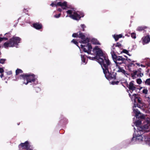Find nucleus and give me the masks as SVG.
<instances>
[{
  "instance_id": "f257e3e1",
  "label": "nucleus",
  "mask_w": 150,
  "mask_h": 150,
  "mask_svg": "<svg viewBox=\"0 0 150 150\" xmlns=\"http://www.w3.org/2000/svg\"><path fill=\"white\" fill-rule=\"evenodd\" d=\"M93 51L96 53V56L99 57L98 60L101 67L106 64L109 65V63L110 62L109 60L108 57L103 53L102 50L98 46H96L93 49Z\"/></svg>"
},
{
  "instance_id": "f03ea898",
  "label": "nucleus",
  "mask_w": 150,
  "mask_h": 150,
  "mask_svg": "<svg viewBox=\"0 0 150 150\" xmlns=\"http://www.w3.org/2000/svg\"><path fill=\"white\" fill-rule=\"evenodd\" d=\"M111 64V63L110 62L109 63V65H108L107 64H106L102 67L105 78L109 80L112 79L115 80L116 78V73L112 71L111 70V68H110Z\"/></svg>"
},
{
  "instance_id": "7ed1b4c3",
  "label": "nucleus",
  "mask_w": 150,
  "mask_h": 150,
  "mask_svg": "<svg viewBox=\"0 0 150 150\" xmlns=\"http://www.w3.org/2000/svg\"><path fill=\"white\" fill-rule=\"evenodd\" d=\"M111 53L112 58L116 64L117 66H118L122 63H125L126 61H127L128 62L131 61V59H128L127 56H124L126 57V58H125L122 56H117L114 51H112Z\"/></svg>"
},
{
  "instance_id": "20e7f679",
  "label": "nucleus",
  "mask_w": 150,
  "mask_h": 150,
  "mask_svg": "<svg viewBox=\"0 0 150 150\" xmlns=\"http://www.w3.org/2000/svg\"><path fill=\"white\" fill-rule=\"evenodd\" d=\"M21 79H23V84L27 85L29 83H33L35 81L36 79L35 75L33 74H23L20 75L19 77Z\"/></svg>"
},
{
  "instance_id": "39448f33",
  "label": "nucleus",
  "mask_w": 150,
  "mask_h": 150,
  "mask_svg": "<svg viewBox=\"0 0 150 150\" xmlns=\"http://www.w3.org/2000/svg\"><path fill=\"white\" fill-rule=\"evenodd\" d=\"M21 40V38L19 37H13L9 39V41L5 42L4 46L5 48L16 47L18 45Z\"/></svg>"
},
{
  "instance_id": "423d86ee",
  "label": "nucleus",
  "mask_w": 150,
  "mask_h": 150,
  "mask_svg": "<svg viewBox=\"0 0 150 150\" xmlns=\"http://www.w3.org/2000/svg\"><path fill=\"white\" fill-rule=\"evenodd\" d=\"M67 14H69V17L73 19L79 21L81 17H83L84 16L83 13L82 11H77L73 12V11L71 10H69L66 11Z\"/></svg>"
},
{
  "instance_id": "0eeeda50",
  "label": "nucleus",
  "mask_w": 150,
  "mask_h": 150,
  "mask_svg": "<svg viewBox=\"0 0 150 150\" xmlns=\"http://www.w3.org/2000/svg\"><path fill=\"white\" fill-rule=\"evenodd\" d=\"M81 48L84 52L88 54H91L92 47L90 43H88L86 45H81Z\"/></svg>"
},
{
  "instance_id": "6e6552de",
  "label": "nucleus",
  "mask_w": 150,
  "mask_h": 150,
  "mask_svg": "<svg viewBox=\"0 0 150 150\" xmlns=\"http://www.w3.org/2000/svg\"><path fill=\"white\" fill-rule=\"evenodd\" d=\"M136 105L135 104H134V106L133 107V112L135 114L136 117L141 119H145V116L144 115H140V116H139V115L141 114L140 112L137 109H134V107L135 108L136 107Z\"/></svg>"
},
{
  "instance_id": "1a4fd4ad",
  "label": "nucleus",
  "mask_w": 150,
  "mask_h": 150,
  "mask_svg": "<svg viewBox=\"0 0 150 150\" xmlns=\"http://www.w3.org/2000/svg\"><path fill=\"white\" fill-rule=\"evenodd\" d=\"M134 81H131L129 83V85H128V83L126 81L125 83L127 87L129 89L131 93H132V92L134 90H136L137 89L136 87L134 85Z\"/></svg>"
},
{
  "instance_id": "9d476101",
  "label": "nucleus",
  "mask_w": 150,
  "mask_h": 150,
  "mask_svg": "<svg viewBox=\"0 0 150 150\" xmlns=\"http://www.w3.org/2000/svg\"><path fill=\"white\" fill-rule=\"evenodd\" d=\"M134 95L135 96L134 98V103H136V101L137 100V101L138 103H139V104H138L137 103L136 104L137 105V107L140 108L141 107V106L140 105V104H143L142 98L139 97L137 96L138 94H134Z\"/></svg>"
},
{
  "instance_id": "9b49d317",
  "label": "nucleus",
  "mask_w": 150,
  "mask_h": 150,
  "mask_svg": "<svg viewBox=\"0 0 150 150\" xmlns=\"http://www.w3.org/2000/svg\"><path fill=\"white\" fill-rule=\"evenodd\" d=\"M20 146L23 147V149H26V150H29L30 149V146L29 142L28 141L25 142L24 143H21Z\"/></svg>"
},
{
  "instance_id": "f8f14e48",
  "label": "nucleus",
  "mask_w": 150,
  "mask_h": 150,
  "mask_svg": "<svg viewBox=\"0 0 150 150\" xmlns=\"http://www.w3.org/2000/svg\"><path fill=\"white\" fill-rule=\"evenodd\" d=\"M142 42L143 45L148 43L150 41V37L149 35H147L142 38Z\"/></svg>"
},
{
  "instance_id": "ddd939ff",
  "label": "nucleus",
  "mask_w": 150,
  "mask_h": 150,
  "mask_svg": "<svg viewBox=\"0 0 150 150\" xmlns=\"http://www.w3.org/2000/svg\"><path fill=\"white\" fill-rule=\"evenodd\" d=\"M67 2L66 1H64L62 3L61 2H59L57 3V5H58V6H61L63 9H67L65 7H67Z\"/></svg>"
},
{
  "instance_id": "4468645a",
  "label": "nucleus",
  "mask_w": 150,
  "mask_h": 150,
  "mask_svg": "<svg viewBox=\"0 0 150 150\" xmlns=\"http://www.w3.org/2000/svg\"><path fill=\"white\" fill-rule=\"evenodd\" d=\"M136 61H132L131 60V61H129V64L128 65L127 67L128 69V70L130 71H132V69L131 68V67H134L135 65V63H134V62H136Z\"/></svg>"
},
{
  "instance_id": "2eb2a0df",
  "label": "nucleus",
  "mask_w": 150,
  "mask_h": 150,
  "mask_svg": "<svg viewBox=\"0 0 150 150\" xmlns=\"http://www.w3.org/2000/svg\"><path fill=\"white\" fill-rule=\"evenodd\" d=\"M33 27L37 30H40L42 28V25L41 23H36L33 24Z\"/></svg>"
},
{
  "instance_id": "dca6fc26",
  "label": "nucleus",
  "mask_w": 150,
  "mask_h": 150,
  "mask_svg": "<svg viewBox=\"0 0 150 150\" xmlns=\"http://www.w3.org/2000/svg\"><path fill=\"white\" fill-rule=\"evenodd\" d=\"M148 28V27L146 26H139L137 29V30L139 32L145 30L146 29Z\"/></svg>"
},
{
  "instance_id": "f3484780",
  "label": "nucleus",
  "mask_w": 150,
  "mask_h": 150,
  "mask_svg": "<svg viewBox=\"0 0 150 150\" xmlns=\"http://www.w3.org/2000/svg\"><path fill=\"white\" fill-rule=\"evenodd\" d=\"M122 34H120L118 35L115 34L113 35V37L114 38L115 40L116 41L118 40L119 38H122Z\"/></svg>"
},
{
  "instance_id": "a211bd4d",
  "label": "nucleus",
  "mask_w": 150,
  "mask_h": 150,
  "mask_svg": "<svg viewBox=\"0 0 150 150\" xmlns=\"http://www.w3.org/2000/svg\"><path fill=\"white\" fill-rule=\"evenodd\" d=\"M82 40L80 41V42L81 43H86L89 42L90 41V39L89 38L86 37L84 39H82Z\"/></svg>"
},
{
  "instance_id": "6ab92c4d",
  "label": "nucleus",
  "mask_w": 150,
  "mask_h": 150,
  "mask_svg": "<svg viewBox=\"0 0 150 150\" xmlns=\"http://www.w3.org/2000/svg\"><path fill=\"white\" fill-rule=\"evenodd\" d=\"M78 33L79 34V38H81V39H83L85 38H86V36L81 31H80L78 32Z\"/></svg>"
},
{
  "instance_id": "aec40b11",
  "label": "nucleus",
  "mask_w": 150,
  "mask_h": 150,
  "mask_svg": "<svg viewBox=\"0 0 150 150\" xmlns=\"http://www.w3.org/2000/svg\"><path fill=\"white\" fill-rule=\"evenodd\" d=\"M133 72L131 73V76L133 79L136 78V75L137 76V70H133L132 71Z\"/></svg>"
},
{
  "instance_id": "412c9836",
  "label": "nucleus",
  "mask_w": 150,
  "mask_h": 150,
  "mask_svg": "<svg viewBox=\"0 0 150 150\" xmlns=\"http://www.w3.org/2000/svg\"><path fill=\"white\" fill-rule=\"evenodd\" d=\"M119 67V70L118 71V72H121L125 75H128V74L126 73V71L124 69H122V68L120 67L119 66H118Z\"/></svg>"
},
{
  "instance_id": "4be33fe9",
  "label": "nucleus",
  "mask_w": 150,
  "mask_h": 150,
  "mask_svg": "<svg viewBox=\"0 0 150 150\" xmlns=\"http://www.w3.org/2000/svg\"><path fill=\"white\" fill-rule=\"evenodd\" d=\"M23 71L21 69H17L16 71V75H17L20 73H22Z\"/></svg>"
},
{
  "instance_id": "5701e85b",
  "label": "nucleus",
  "mask_w": 150,
  "mask_h": 150,
  "mask_svg": "<svg viewBox=\"0 0 150 150\" xmlns=\"http://www.w3.org/2000/svg\"><path fill=\"white\" fill-rule=\"evenodd\" d=\"M67 120L66 118L65 117H63V119H62L60 120L59 123H64L67 122Z\"/></svg>"
},
{
  "instance_id": "b1692460",
  "label": "nucleus",
  "mask_w": 150,
  "mask_h": 150,
  "mask_svg": "<svg viewBox=\"0 0 150 150\" xmlns=\"http://www.w3.org/2000/svg\"><path fill=\"white\" fill-rule=\"evenodd\" d=\"M81 59L83 63H86V56L84 55L81 54Z\"/></svg>"
},
{
  "instance_id": "393cba45",
  "label": "nucleus",
  "mask_w": 150,
  "mask_h": 150,
  "mask_svg": "<svg viewBox=\"0 0 150 150\" xmlns=\"http://www.w3.org/2000/svg\"><path fill=\"white\" fill-rule=\"evenodd\" d=\"M81 28L80 29V31H85V28H86V25L84 24H82L81 25Z\"/></svg>"
},
{
  "instance_id": "a878e982",
  "label": "nucleus",
  "mask_w": 150,
  "mask_h": 150,
  "mask_svg": "<svg viewBox=\"0 0 150 150\" xmlns=\"http://www.w3.org/2000/svg\"><path fill=\"white\" fill-rule=\"evenodd\" d=\"M135 125L137 127H138L141 125V121L138 120L136 121L135 122Z\"/></svg>"
},
{
  "instance_id": "bb28decb",
  "label": "nucleus",
  "mask_w": 150,
  "mask_h": 150,
  "mask_svg": "<svg viewBox=\"0 0 150 150\" xmlns=\"http://www.w3.org/2000/svg\"><path fill=\"white\" fill-rule=\"evenodd\" d=\"M115 47H118L120 48H122V47L121 44L118 42L115 45Z\"/></svg>"
},
{
  "instance_id": "cd10ccee",
  "label": "nucleus",
  "mask_w": 150,
  "mask_h": 150,
  "mask_svg": "<svg viewBox=\"0 0 150 150\" xmlns=\"http://www.w3.org/2000/svg\"><path fill=\"white\" fill-rule=\"evenodd\" d=\"M71 42L74 43L77 46L79 47L78 45V42L74 39H73V40L71 41Z\"/></svg>"
},
{
  "instance_id": "c85d7f7f",
  "label": "nucleus",
  "mask_w": 150,
  "mask_h": 150,
  "mask_svg": "<svg viewBox=\"0 0 150 150\" xmlns=\"http://www.w3.org/2000/svg\"><path fill=\"white\" fill-rule=\"evenodd\" d=\"M72 36L74 38H77V37H78L79 34L78 32L77 33H73L72 35Z\"/></svg>"
},
{
  "instance_id": "c756f323",
  "label": "nucleus",
  "mask_w": 150,
  "mask_h": 150,
  "mask_svg": "<svg viewBox=\"0 0 150 150\" xmlns=\"http://www.w3.org/2000/svg\"><path fill=\"white\" fill-rule=\"evenodd\" d=\"M131 37L135 39L136 38V35L135 33H133L131 34Z\"/></svg>"
},
{
  "instance_id": "7c9ffc66",
  "label": "nucleus",
  "mask_w": 150,
  "mask_h": 150,
  "mask_svg": "<svg viewBox=\"0 0 150 150\" xmlns=\"http://www.w3.org/2000/svg\"><path fill=\"white\" fill-rule=\"evenodd\" d=\"M125 53L126 54H128V53H129V51L123 49L122 51L121 52V53Z\"/></svg>"
},
{
  "instance_id": "2f4dec72",
  "label": "nucleus",
  "mask_w": 150,
  "mask_h": 150,
  "mask_svg": "<svg viewBox=\"0 0 150 150\" xmlns=\"http://www.w3.org/2000/svg\"><path fill=\"white\" fill-rule=\"evenodd\" d=\"M142 81L140 79H137V82L139 84H140L142 83Z\"/></svg>"
},
{
  "instance_id": "473e14b6",
  "label": "nucleus",
  "mask_w": 150,
  "mask_h": 150,
  "mask_svg": "<svg viewBox=\"0 0 150 150\" xmlns=\"http://www.w3.org/2000/svg\"><path fill=\"white\" fill-rule=\"evenodd\" d=\"M146 83H147L148 85H150V78L147 79L145 82Z\"/></svg>"
},
{
  "instance_id": "72a5a7b5",
  "label": "nucleus",
  "mask_w": 150,
  "mask_h": 150,
  "mask_svg": "<svg viewBox=\"0 0 150 150\" xmlns=\"http://www.w3.org/2000/svg\"><path fill=\"white\" fill-rule=\"evenodd\" d=\"M5 35H6V38H8L10 37L11 36V33H10L9 32L6 33L5 34Z\"/></svg>"
},
{
  "instance_id": "f704fd0d",
  "label": "nucleus",
  "mask_w": 150,
  "mask_h": 150,
  "mask_svg": "<svg viewBox=\"0 0 150 150\" xmlns=\"http://www.w3.org/2000/svg\"><path fill=\"white\" fill-rule=\"evenodd\" d=\"M8 40V38L6 37H3V38L0 37V42H1V41H2L4 40Z\"/></svg>"
},
{
  "instance_id": "c9c22d12",
  "label": "nucleus",
  "mask_w": 150,
  "mask_h": 150,
  "mask_svg": "<svg viewBox=\"0 0 150 150\" xmlns=\"http://www.w3.org/2000/svg\"><path fill=\"white\" fill-rule=\"evenodd\" d=\"M6 59H0V63L2 64H4Z\"/></svg>"
},
{
  "instance_id": "e433bc0d",
  "label": "nucleus",
  "mask_w": 150,
  "mask_h": 150,
  "mask_svg": "<svg viewBox=\"0 0 150 150\" xmlns=\"http://www.w3.org/2000/svg\"><path fill=\"white\" fill-rule=\"evenodd\" d=\"M129 97L131 98V99H132V100H134V98L135 96L134 95V94L132 96L130 93H129Z\"/></svg>"
},
{
  "instance_id": "4c0bfd02",
  "label": "nucleus",
  "mask_w": 150,
  "mask_h": 150,
  "mask_svg": "<svg viewBox=\"0 0 150 150\" xmlns=\"http://www.w3.org/2000/svg\"><path fill=\"white\" fill-rule=\"evenodd\" d=\"M61 13H60L59 14H56L55 15H54V17L56 18H59L61 15Z\"/></svg>"
},
{
  "instance_id": "58836bf2",
  "label": "nucleus",
  "mask_w": 150,
  "mask_h": 150,
  "mask_svg": "<svg viewBox=\"0 0 150 150\" xmlns=\"http://www.w3.org/2000/svg\"><path fill=\"white\" fill-rule=\"evenodd\" d=\"M144 75V74L143 73H142L141 72V73H139L138 74H137V76L138 77H142Z\"/></svg>"
},
{
  "instance_id": "ea45409f",
  "label": "nucleus",
  "mask_w": 150,
  "mask_h": 150,
  "mask_svg": "<svg viewBox=\"0 0 150 150\" xmlns=\"http://www.w3.org/2000/svg\"><path fill=\"white\" fill-rule=\"evenodd\" d=\"M119 83V81H113L112 83V84L113 85H114V84L117 85Z\"/></svg>"
},
{
  "instance_id": "a19ab883",
  "label": "nucleus",
  "mask_w": 150,
  "mask_h": 150,
  "mask_svg": "<svg viewBox=\"0 0 150 150\" xmlns=\"http://www.w3.org/2000/svg\"><path fill=\"white\" fill-rule=\"evenodd\" d=\"M142 92L143 93L147 94V93L148 90L146 89H144L143 90Z\"/></svg>"
},
{
  "instance_id": "79ce46f5",
  "label": "nucleus",
  "mask_w": 150,
  "mask_h": 150,
  "mask_svg": "<svg viewBox=\"0 0 150 150\" xmlns=\"http://www.w3.org/2000/svg\"><path fill=\"white\" fill-rule=\"evenodd\" d=\"M35 90L36 92L38 93L40 91V89L38 87H36L35 88Z\"/></svg>"
},
{
  "instance_id": "37998d69",
  "label": "nucleus",
  "mask_w": 150,
  "mask_h": 150,
  "mask_svg": "<svg viewBox=\"0 0 150 150\" xmlns=\"http://www.w3.org/2000/svg\"><path fill=\"white\" fill-rule=\"evenodd\" d=\"M50 6H51L52 7H54V6H58V5H57V4H54V3H52L51 4Z\"/></svg>"
},
{
  "instance_id": "c03bdc74",
  "label": "nucleus",
  "mask_w": 150,
  "mask_h": 150,
  "mask_svg": "<svg viewBox=\"0 0 150 150\" xmlns=\"http://www.w3.org/2000/svg\"><path fill=\"white\" fill-rule=\"evenodd\" d=\"M4 72V70L2 68H0V73H2Z\"/></svg>"
},
{
  "instance_id": "a18cd8bd",
  "label": "nucleus",
  "mask_w": 150,
  "mask_h": 150,
  "mask_svg": "<svg viewBox=\"0 0 150 150\" xmlns=\"http://www.w3.org/2000/svg\"><path fill=\"white\" fill-rule=\"evenodd\" d=\"M88 58L89 59H91V60H93L95 59H96V57H88Z\"/></svg>"
},
{
  "instance_id": "49530a36",
  "label": "nucleus",
  "mask_w": 150,
  "mask_h": 150,
  "mask_svg": "<svg viewBox=\"0 0 150 150\" xmlns=\"http://www.w3.org/2000/svg\"><path fill=\"white\" fill-rule=\"evenodd\" d=\"M141 70L142 69L141 68H139V69H138V70H137V74L139 73L140 72L141 73Z\"/></svg>"
},
{
  "instance_id": "de8ad7c7",
  "label": "nucleus",
  "mask_w": 150,
  "mask_h": 150,
  "mask_svg": "<svg viewBox=\"0 0 150 150\" xmlns=\"http://www.w3.org/2000/svg\"><path fill=\"white\" fill-rule=\"evenodd\" d=\"M65 8H71V9H72V7L71 6H68L67 5V7H65Z\"/></svg>"
},
{
  "instance_id": "09e8293b",
  "label": "nucleus",
  "mask_w": 150,
  "mask_h": 150,
  "mask_svg": "<svg viewBox=\"0 0 150 150\" xmlns=\"http://www.w3.org/2000/svg\"><path fill=\"white\" fill-rule=\"evenodd\" d=\"M9 75H11L12 74V72L11 71H9L7 73Z\"/></svg>"
},
{
  "instance_id": "8fccbe9b",
  "label": "nucleus",
  "mask_w": 150,
  "mask_h": 150,
  "mask_svg": "<svg viewBox=\"0 0 150 150\" xmlns=\"http://www.w3.org/2000/svg\"><path fill=\"white\" fill-rule=\"evenodd\" d=\"M57 10L60 12H61L62 11V9L61 8H58Z\"/></svg>"
},
{
  "instance_id": "3c124183",
  "label": "nucleus",
  "mask_w": 150,
  "mask_h": 150,
  "mask_svg": "<svg viewBox=\"0 0 150 150\" xmlns=\"http://www.w3.org/2000/svg\"><path fill=\"white\" fill-rule=\"evenodd\" d=\"M139 67L140 66V63H135Z\"/></svg>"
},
{
  "instance_id": "603ef678",
  "label": "nucleus",
  "mask_w": 150,
  "mask_h": 150,
  "mask_svg": "<svg viewBox=\"0 0 150 150\" xmlns=\"http://www.w3.org/2000/svg\"><path fill=\"white\" fill-rule=\"evenodd\" d=\"M4 76V74L2 73H1V74L0 75V77L1 78H2Z\"/></svg>"
},
{
  "instance_id": "864d4df0",
  "label": "nucleus",
  "mask_w": 150,
  "mask_h": 150,
  "mask_svg": "<svg viewBox=\"0 0 150 150\" xmlns=\"http://www.w3.org/2000/svg\"><path fill=\"white\" fill-rule=\"evenodd\" d=\"M140 66H141L142 67H145V66H144V65H143V64H141Z\"/></svg>"
},
{
  "instance_id": "5fc2aeb1",
  "label": "nucleus",
  "mask_w": 150,
  "mask_h": 150,
  "mask_svg": "<svg viewBox=\"0 0 150 150\" xmlns=\"http://www.w3.org/2000/svg\"><path fill=\"white\" fill-rule=\"evenodd\" d=\"M142 137V135H137V137Z\"/></svg>"
},
{
  "instance_id": "6e6d98bb",
  "label": "nucleus",
  "mask_w": 150,
  "mask_h": 150,
  "mask_svg": "<svg viewBox=\"0 0 150 150\" xmlns=\"http://www.w3.org/2000/svg\"><path fill=\"white\" fill-rule=\"evenodd\" d=\"M127 54L129 56H131V55L129 53H128V54Z\"/></svg>"
},
{
  "instance_id": "4d7b16f0",
  "label": "nucleus",
  "mask_w": 150,
  "mask_h": 150,
  "mask_svg": "<svg viewBox=\"0 0 150 150\" xmlns=\"http://www.w3.org/2000/svg\"><path fill=\"white\" fill-rule=\"evenodd\" d=\"M149 69H148L146 71V72H147V73H148L149 72Z\"/></svg>"
},
{
  "instance_id": "13d9d810",
  "label": "nucleus",
  "mask_w": 150,
  "mask_h": 150,
  "mask_svg": "<svg viewBox=\"0 0 150 150\" xmlns=\"http://www.w3.org/2000/svg\"><path fill=\"white\" fill-rule=\"evenodd\" d=\"M143 127H144V128H148V127H148V126H147V127H146H146H144V126H143Z\"/></svg>"
},
{
  "instance_id": "bf43d9fd",
  "label": "nucleus",
  "mask_w": 150,
  "mask_h": 150,
  "mask_svg": "<svg viewBox=\"0 0 150 150\" xmlns=\"http://www.w3.org/2000/svg\"><path fill=\"white\" fill-rule=\"evenodd\" d=\"M97 44H98V45L99 44H99V42H98V43H97Z\"/></svg>"
},
{
  "instance_id": "052dcab7",
  "label": "nucleus",
  "mask_w": 150,
  "mask_h": 150,
  "mask_svg": "<svg viewBox=\"0 0 150 150\" xmlns=\"http://www.w3.org/2000/svg\"><path fill=\"white\" fill-rule=\"evenodd\" d=\"M115 49V48H114V47H113V50H114V49Z\"/></svg>"
},
{
  "instance_id": "680f3d73",
  "label": "nucleus",
  "mask_w": 150,
  "mask_h": 150,
  "mask_svg": "<svg viewBox=\"0 0 150 150\" xmlns=\"http://www.w3.org/2000/svg\"><path fill=\"white\" fill-rule=\"evenodd\" d=\"M149 76L150 77V73L149 74Z\"/></svg>"
},
{
  "instance_id": "e2e57ef3",
  "label": "nucleus",
  "mask_w": 150,
  "mask_h": 150,
  "mask_svg": "<svg viewBox=\"0 0 150 150\" xmlns=\"http://www.w3.org/2000/svg\"><path fill=\"white\" fill-rule=\"evenodd\" d=\"M29 150H32V149H29Z\"/></svg>"
}]
</instances>
